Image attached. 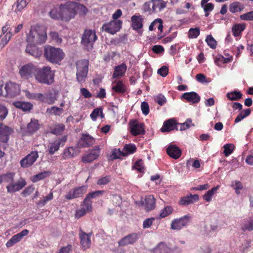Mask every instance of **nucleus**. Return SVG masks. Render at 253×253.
<instances>
[{
  "instance_id": "obj_5",
  "label": "nucleus",
  "mask_w": 253,
  "mask_h": 253,
  "mask_svg": "<svg viewBox=\"0 0 253 253\" xmlns=\"http://www.w3.org/2000/svg\"><path fill=\"white\" fill-rule=\"evenodd\" d=\"M76 78L79 83H84L88 72V62L86 60H80L76 63Z\"/></svg>"
},
{
  "instance_id": "obj_57",
  "label": "nucleus",
  "mask_w": 253,
  "mask_h": 253,
  "mask_svg": "<svg viewBox=\"0 0 253 253\" xmlns=\"http://www.w3.org/2000/svg\"><path fill=\"white\" fill-rule=\"evenodd\" d=\"M173 211V209L169 206L165 207L163 210H162L160 216L162 218H164L169 215H170Z\"/></svg>"
},
{
  "instance_id": "obj_50",
  "label": "nucleus",
  "mask_w": 253,
  "mask_h": 253,
  "mask_svg": "<svg viewBox=\"0 0 253 253\" xmlns=\"http://www.w3.org/2000/svg\"><path fill=\"white\" fill-rule=\"evenodd\" d=\"M2 182L10 183L13 181L14 173L9 172L0 175Z\"/></svg>"
},
{
  "instance_id": "obj_29",
  "label": "nucleus",
  "mask_w": 253,
  "mask_h": 253,
  "mask_svg": "<svg viewBox=\"0 0 253 253\" xmlns=\"http://www.w3.org/2000/svg\"><path fill=\"white\" fill-rule=\"evenodd\" d=\"M126 70V65L123 63L120 65L115 67L113 74V78L118 79L124 76Z\"/></svg>"
},
{
  "instance_id": "obj_28",
  "label": "nucleus",
  "mask_w": 253,
  "mask_h": 253,
  "mask_svg": "<svg viewBox=\"0 0 253 253\" xmlns=\"http://www.w3.org/2000/svg\"><path fill=\"white\" fill-rule=\"evenodd\" d=\"M167 152L170 157L174 159H178L181 155L180 150L177 146L174 145H170L168 147Z\"/></svg>"
},
{
  "instance_id": "obj_11",
  "label": "nucleus",
  "mask_w": 253,
  "mask_h": 253,
  "mask_svg": "<svg viewBox=\"0 0 253 253\" xmlns=\"http://www.w3.org/2000/svg\"><path fill=\"white\" fill-rule=\"evenodd\" d=\"M122 25V21L121 20H113L107 23L104 24L102 28L105 31L113 35L121 29Z\"/></svg>"
},
{
  "instance_id": "obj_38",
  "label": "nucleus",
  "mask_w": 253,
  "mask_h": 253,
  "mask_svg": "<svg viewBox=\"0 0 253 253\" xmlns=\"http://www.w3.org/2000/svg\"><path fill=\"white\" fill-rule=\"evenodd\" d=\"M136 151V147L133 144H126L122 150V156H125L134 153Z\"/></svg>"
},
{
  "instance_id": "obj_43",
  "label": "nucleus",
  "mask_w": 253,
  "mask_h": 253,
  "mask_svg": "<svg viewBox=\"0 0 253 253\" xmlns=\"http://www.w3.org/2000/svg\"><path fill=\"white\" fill-rule=\"evenodd\" d=\"M39 127L38 121L35 119H31V122L27 125V129L29 132L33 133L37 131Z\"/></svg>"
},
{
  "instance_id": "obj_12",
  "label": "nucleus",
  "mask_w": 253,
  "mask_h": 253,
  "mask_svg": "<svg viewBox=\"0 0 253 253\" xmlns=\"http://www.w3.org/2000/svg\"><path fill=\"white\" fill-rule=\"evenodd\" d=\"M39 158L37 151H32L26 155L20 162V166L23 168H29L32 166Z\"/></svg>"
},
{
  "instance_id": "obj_36",
  "label": "nucleus",
  "mask_w": 253,
  "mask_h": 253,
  "mask_svg": "<svg viewBox=\"0 0 253 253\" xmlns=\"http://www.w3.org/2000/svg\"><path fill=\"white\" fill-rule=\"evenodd\" d=\"M151 1L153 9L155 13L160 11L166 6L165 2L163 0H153Z\"/></svg>"
},
{
  "instance_id": "obj_37",
  "label": "nucleus",
  "mask_w": 253,
  "mask_h": 253,
  "mask_svg": "<svg viewBox=\"0 0 253 253\" xmlns=\"http://www.w3.org/2000/svg\"><path fill=\"white\" fill-rule=\"evenodd\" d=\"M156 28H158L160 32H163V21L161 19L158 18L154 20L149 27V31H153Z\"/></svg>"
},
{
  "instance_id": "obj_13",
  "label": "nucleus",
  "mask_w": 253,
  "mask_h": 253,
  "mask_svg": "<svg viewBox=\"0 0 253 253\" xmlns=\"http://www.w3.org/2000/svg\"><path fill=\"white\" fill-rule=\"evenodd\" d=\"M36 68L32 64H27L21 66L19 69V74L23 79H29L36 73Z\"/></svg>"
},
{
  "instance_id": "obj_3",
  "label": "nucleus",
  "mask_w": 253,
  "mask_h": 253,
  "mask_svg": "<svg viewBox=\"0 0 253 253\" xmlns=\"http://www.w3.org/2000/svg\"><path fill=\"white\" fill-rule=\"evenodd\" d=\"M35 79L40 83L50 84L54 81V72L49 66L36 70Z\"/></svg>"
},
{
  "instance_id": "obj_23",
  "label": "nucleus",
  "mask_w": 253,
  "mask_h": 253,
  "mask_svg": "<svg viewBox=\"0 0 253 253\" xmlns=\"http://www.w3.org/2000/svg\"><path fill=\"white\" fill-rule=\"evenodd\" d=\"M177 123L173 119H170L164 123L163 126L161 128L162 132H168L174 130L178 129Z\"/></svg>"
},
{
  "instance_id": "obj_33",
  "label": "nucleus",
  "mask_w": 253,
  "mask_h": 253,
  "mask_svg": "<svg viewBox=\"0 0 253 253\" xmlns=\"http://www.w3.org/2000/svg\"><path fill=\"white\" fill-rule=\"evenodd\" d=\"M79 153L78 149L73 147H69L65 149L63 154L64 159L70 158L77 155Z\"/></svg>"
},
{
  "instance_id": "obj_40",
  "label": "nucleus",
  "mask_w": 253,
  "mask_h": 253,
  "mask_svg": "<svg viewBox=\"0 0 253 253\" xmlns=\"http://www.w3.org/2000/svg\"><path fill=\"white\" fill-rule=\"evenodd\" d=\"M246 28L245 24H237L233 26L232 28V32L235 37H238L240 35V34Z\"/></svg>"
},
{
  "instance_id": "obj_42",
  "label": "nucleus",
  "mask_w": 253,
  "mask_h": 253,
  "mask_svg": "<svg viewBox=\"0 0 253 253\" xmlns=\"http://www.w3.org/2000/svg\"><path fill=\"white\" fill-rule=\"evenodd\" d=\"M90 117L92 121H95L97 119L104 118L103 110L101 108H98L94 109L91 113Z\"/></svg>"
},
{
  "instance_id": "obj_25",
  "label": "nucleus",
  "mask_w": 253,
  "mask_h": 253,
  "mask_svg": "<svg viewBox=\"0 0 253 253\" xmlns=\"http://www.w3.org/2000/svg\"><path fill=\"white\" fill-rule=\"evenodd\" d=\"M181 98L192 103H197L200 100V96L195 92H185L183 94Z\"/></svg>"
},
{
  "instance_id": "obj_41",
  "label": "nucleus",
  "mask_w": 253,
  "mask_h": 253,
  "mask_svg": "<svg viewBox=\"0 0 253 253\" xmlns=\"http://www.w3.org/2000/svg\"><path fill=\"white\" fill-rule=\"evenodd\" d=\"M50 174V172L48 171H44L43 172L39 173L31 177V180L33 182H36L39 180H42Z\"/></svg>"
},
{
  "instance_id": "obj_27",
  "label": "nucleus",
  "mask_w": 253,
  "mask_h": 253,
  "mask_svg": "<svg viewBox=\"0 0 253 253\" xmlns=\"http://www.w3.org/2000/svg\"><path fill=\"white\" fill-rule=\"evenodd\" d=\"M137 239V235L136 234H130L119 242V246H125L134 243Z\"/></svg>"
},
{
  "instance_id": "obj_52",
  "label": "nucleus",
  "mask_w": 253,
  "mask_h": 253,
  "mask_svg": "<svg viewBox=\"0 0 253 253\" xmlns=\"http://www.w3.org/2000/svg\"><path fill=\"white\" fill-rule=\"evenodd\" d=\"M224 154L225 156L227 157L231 154L235 148V146L233 144H227L224 145Z\"/></svg>"
},
{
  "instance_id": "obj_6",
  "label": "nucleus",
  "mask_w": 253,
  "mask_h": 253,
  "mask_svg": "<svg viewBox=\"0 0 253 253\" xmlns=\"http://www.w3.org/2000/svg\"><path fill=\"white\" fill-rule=\"evenodd\" d=\"M96 39L97 36L94 31L86 30L82 36V43L87 50H89L92 48Z\"/></svg>"
},
{
  "instance_id": "obj_31",
  "label": "nucleus",
  "mask_w": 253,
  "mask_h": 253,
  "mask_svg": "<svg viewBox=\"0 0 253 253\" xmlns=\"http://www.w3.org/2000/svg\"><path fill=\"white\" fill-rule=\"evenodd\" d=\"M13 105L23 111H30L33 107V105L31 103L27 102L16 101L13 102Z\"/></svg>"
},
{
  "instance_id": "obj_47",
  "label": "nucleus",
  "mask_w": 253,
  "mask_h": 253,
  "mask_svg": "<svg viewBox=\"0 0 253 253\" xmlns=\"http://www.w3.org/2000/svg\"><path fill=\"white\" fill-rule=\"evenodd\" d=\"M46 112L51 115L59 116L63 113V110L62 108L54 106L47 108Z\"/></svg>"
},
{
  "instance_id": "obj_9",
  "label": "nucleus",
  "mask_w": 253,
  "mask_h": 253,
  "mask_svg": "<svg viewBox=\"0 0 253 253\" xmlns=\"http://www.w3.org/2000/svg\"><path fill=\"white\" fill-rule=\"evenodd\" d=\"M191 218L189 215H185L179 218L174 219L171 222L170 228L172 230H180L188 224Z\"/></svg>"
},
{
  "instance_id": "obj_59",
  "label": "nucleus",
  "mask_w": 253,
  "mask_h": 253,
  "mask_svg": "<svg viewBox=\"0 0 253 253\" xmlns=\"http://www.w3.org/2000/svg\"><path fill=\"white\" fill-rule=\"evenodd\" d=\"M206 41L207 44L211 48L213 49L215 48L216 46V42L211 35H208L206 38Z\"/></svg>"
},
{
  "instance_id": "obj_63",
  "label": "nucleus",
  "mask_w": 253,
  "mask_h": 253,
  "mask_svg": "<svg viewBox=\"0 0 253 253\" xmlns=\"http://www.w3.org/2000/svg\"><path fill=\"white\" fill-rule=\"evenodd\" d=\"M8 110L3 105L0 104V120H3L7 116Z\"/></svg>"
},
{
  "instance_id": "obj_61",
  "label": "nucleus",
  "mask_w": 253,
  "mask_h": 253,
  "mask_svg": "<svg viewBox=\"0 0 253 253\" xmlns=\"http://www.w3.org/2000/svg\"><path fill=\"white\" fill-rule=\"evenodd\" d=\"M191 198L189 196L182 197L179 201L180 205L186 206L193 203V201L191 200Z\"/></svg>"
},
{
  "instance_id": "obj_4",
  "label": "nucleus",
  "mask_w": 253,
  "mask_h": 253,
  "mask_svg": "<svg viewBox=\"0 0 253 253\" xmlns=\"http://www.w3.org/2000/svg\"><path fill=\"white\" fill-rule=\"evenodd\" d=\"M64 53L60 48L46 46L44 49V56L46 59L52 63H58L64 57Z\"/></svg>"
},
{
  "instance_id": "obj_26",
  "label": "nucleus",
  "mask_w": 253,
  "mask_h": 253,
  "mask_svg": "<svg viewBox=\"0 0 253 253\" xmlns=\"http://www.w3.org/2000/svg\"><path fill=\"white\" fill-rule=\"evenodd\" d=\"M80 238L81 244L84 250H86L90 248L91 246L90 237L88 234L81 231L80 233Z\"/></svg>"
},
{
  "instance_id": "obj_21",
  "label": "nucleus",
  "mask_w": 253,
  "mask_h": 253,
  "mask_svg": "<svg viewBox=\"0 0 253 253\" xmlns=\"http://www.w3.org/2000/svg\"><path fill=\"white\" fill-rule=\"evenodd\" d=\"M100 148L96 147L93 149L90 153L85 155L82 158V161L84 163H90L96 159L99 155Z\"/></svg>"
},
{
  "instance_id": "obj_45",
  "label": "nucleus",
  "mask_w": 253,
  "mask_h": 253,
  "mask_svg": "<svg viewBox=\"0 0 253 253\" xmlns=\"http://www.w3.org/2000/svg\"><path fill=\"white\" fill-rule=\"evenodd\" d=\"M243 229L249 231L253 230V213L251 216L245 220L243 226Z\"/></svg>"
},
{
  "instance_id": "obj_44",
  "label": "nucleus",
  "mask_w": 253,
  "mask_h": 253,
  "mask_svg": "<svg viewBox=\"0 0 253 253\" xmlns=\"http://www.w3.org/2000/svg\"><path fill=\"white\" fill-rule=\"evenodd\" d=\"M231 186L235 190L237 195H240L241 193V191L244 188L243 184L238 180L232 181L231 182Z\"/></svg>"
},
{
  "instance_id": "obj_20",
  "label": "nucleus",
  "mask_w": 253,
  "mask_h": 253,
  "mask_svg": "<svg viewBox=\"0 0 253 253\" xmlns=\"http://www.w3.org/2000/svg\"><path fill=\"white\" fill-rule=\"evenodd\" d=\"M141 203L147 211L153 210L155 207V199L153 195H150L141 200Z\"/></svg>"
},
{
  "instance_id": "obj_58",
  "label": "nucleus",
  "mask_w": 253,
  "mask_h": 253,
  "mask_svg": "<svg viewBox=\"0 0 253 253\" xmlns=\"http://www.w3.org/2000/svg\"><path fill=\"white\" fill-rule=\"evenodd\" d=\"M65 129V126L63 124H58L55 126L54 128L52 129V133L56 134L59 135L62 133V132L64 131Z\"/></svg>"
},
{
  "instance_id": "obj_24",
  "label": "nucleus",
  "mask_w": 253,
  "mask_h": 253,
  "mask_svg": "<svg viewBox=\"0 0 253 253\" xmlns=\"http://www.w3.org/2000/svg\"><path fill=\"white\" fill-rule=\"evenodd\" d=\"M34 43H28L26 48V52L36 58L40 57L42 55V51L36 46Z\"/></svg>"
},
{
  "instance_id": "obj_10",
  "label": "nucleus",
  "mask_w": 253,
  "mask_h": 253,
  "mask_svg": "<svg viewBox=\"0 0 253 253\" xmlns=\"http://www.w3.org/2000/svg\"><path fill=\"white\" fill-rule=\"evenodd\" d=\"M92 210V202L91 200H87L85 198L83 203L81 205L80 209L76 211L75 217L76 218H80L87 213L91 212Z\"/></svg>"
},
{
  "instance_id": "obj_15",
  "label": "nucleus",
  "mask_w": 253,
  "mask_h": 253,
  "mask_svg": "<svg viewBox=\"0 0 253 253\" xmlns=\"http://www.w3.org/2000/svg\"><path fill=\"white\" fill-rule=\"evenodd\" d=\"M29 233L27 229H24L20 233L13 236L6 243V247L10 248L22 240L24 237L27 236Z\"/></svg>"
},
{
  "instance_id": "obj_62",
  "label": "nucleus",
  "mask_w": 253,
  "mask_h": 253,
  "mask_svg": "<svg viewBox=\"0 0 253 253\" xmlns=\"http://www.w3.org/2000/svg\"><path fill=\"white\" fill-rule=\"evenodd\" d=\"M30 1V0H21L19 2L17 3V8L15 9V10L19 11L21 10L27 6Z\"/></svg>"
},
{
  "instance_id": "obj_64",
  "label": "nucleus",
  "mask_w": 253,
  "mask_h": 253,
  "mask_svg": "<svg viewBox=\"0 0 253 253\" xmlns=\"http://www.w3.org/2000/svg\"><path fill=\"white\" fill-rule=\"evenodd\" d=\"M240 18L243 20L253 21V11L241 15Z\"/></svg>"
},
{
  "instance_id": "obj_1",
  "label": "nucleus",
  "mask_w": 253,
  "mask_h": 253,
  "mask_svg": "<svg viewBox=\"0 0 253 253\" xmlns=\"http://www.w3.org/2000/svg\"><path fill=\"white\" fill-rule=\"evenodd\" d=\"M50 17L54 19L68 22L76 16L73 1H68L53 8L49 12Z\"/></svg>"
},
{
  "instance_id": "obj_18",
  "label": "nucleus",
  "mask_w": 253,
  "mask_h": 253,
  "mask_svg": "<svg viewBox=\"0 0 253 253\" xmlns=\"http://www.w3.org/2000/svg\"><path fill=\"white\" fill-rule=\"evenodd\" d=\"M129 127L131 133L134 135L141 134L144 131L143 124L136 120H132L129 122Z\"/></svg>"
},
{
  "instance_id": "obj_39",
  "label": "nucleus",
  "mask_w": 253,
  "mask_h": 253,
  "mask_svg": "<svg viewBox=\"0 0 253 253\" xmlns=\"http://www.w3.org/2000/svg\"><path fill=\"white\" fill-rule=\"evenodd\" d=\"M60 145V140H55L50 142L48 145V152L50 154H53L55 152L58 150Z\"/></svg>"
},
{
  "instance_id": "obj_2",
  "label": "nucleus",
  "mask_w": 253,
  "mask_h": 253,
  "mask_svg": "<svg viewBox=\"0 0 253 253\" xmlns=\"http://www.w3.org/2000/svg\"><path fill=\"white\" fill-rule=\"evenodd\" d=\"M47 39L46 29L44 26H34L31 28L27 36L28 43L42 44L45 42Z\"/></svg>"
},
{
  "instance_id": "obj_35",
  "label": "nucleus",
  "mask_w": 253,
  "mask_h": 253,
  "mask_svg": "<svg viewBox=\"0 0 253 253\" xmlns=\"http://www.w3.org/2000/svg\"><path fill=\"white\" fill-rule=\"evenodd\" d=\"M245 8L244 4L238 1H235L229 5V11L233 13L242 11Z\"/></svg>"
},
{
  "instance_id": "obj_54",
  "label": "nucleus",
  "mask_w": 253,
  "mask_h": 253,
  "mask_svg": "<svg viewBox=\"0 0 253 253\" xmlns=\"http://www.w3.org/2000/svg\"><path fill=\"white\" fill-rule=\"evenodd\" d=\"M132 168L140 172H143L145 170L143 163L141 160L136 161L133 166Z\"/></svg>"
},
{
  "instance_id": "obj_34",
  "label": "nucleus",
  "mask_w": 253,
  "mask_h": 253,
  "mask_svg": "<svg viewBox=\"0 0 253 253\" xmlns=\"http://www.w3.org/2000/svg\"><path fill=\"white\" fill-rule=\"evenodd\" d=\"M219 188V186L217 185L213 187L211 190L206 192L203 196V198L207 202H210L212 200L213 196L216 193L217 191Z\"/></svg>"
},
{
  "instance_id": "obj_48",
  "label": "nucleus",
  "mask_w": 253,
  "mask_h": 253,
  "mask_svg": "<svg viewBox=\"0 0 253 253\" xmlns=\"http://www.w3.org/2000/svg\"><path fill=\"white\" fill-rule=\"evenodd\" d=\"M242 94L240 91H233L227 93V98L232 101L238 100L242 98Z\"/></svg>"
},
{
  "instance_id": "obj_51",
  "label": "nucleus",
  "mask_w": 253,
  "mask_h": 253,
  "mask_svg": "<svg viewBox=\"0 0 253 253\" xmlns=\"http://www.w3.org/2000/svg\"><path fill=\"white\" fill-rule=\"evenodd\" d=\"M250 114L251 110L250 109L245 110L244 111L241 112L240 114L237 117L235 120V122L237 123L241 122L246 117L248 116Z\"/></svg>"
},
{
  "instance_id": "obj_14",
  "label": "nucleus",
  "mask_w": 253,
  "mask_h": 253,
  "mask_svg": "<svg viewBox=\"0 0 253 253\" xmlns=\"http://www.w3.org/2000/svg\"><path fill=\"white\" fill-rule=\"evenodd\" d=\"M87 190V187L83 186L75 188L70 191L65 195V198L67 200H72L81 197Z\"/></svg>"
},
{
  "instance_id": "obj_55",
  "label": "nucleus",
  "mask_w": 253,
  "mask_h": 253,
  "mask_svg": "<svg viewBox=\"0 0 253 253\" xmlns=\"http://www.w3.org/2000/svg\"><path fill=\"white\" fill-rule=\"evenodd\" d=\"M121 156H122V151H121L120 149H115L111 152L109 159L111 160L119 159Z\"/></svg>"
},
{
  "instance_id": "obj_49",
  "label": "nucleus",
  "mask_w": 253,
  "mask_h": 253,
  "mask_svg": "<svg viewBox=\"0 0 253 253\" xmlns=\"http://www.w3.org/2000/svg\"><path fill=\"white\" fill-rule=\"evenodd\" d=\"M105 191L104 190H97L89 193L85 198L87 200H90L92 198L100 197L103 195Z\"/></svg>"
},
{
  "instance_id": "obj_30",
  "label": "nucleus",
  "mask_w": 253,
  "mask_h": 253,
  "mask_svg": "<svg viewBox=\"0 0 253 253\" xmlns=\"http://www.w3.org/2000/svg\"><path fill=\"white\" fill-rule=\"evenodd\" d=\"M73 9L76 11V15L78 13L81 16H84L88 12V9L84 5L76 2H73Z\"/></svg>"
},
{
  "instance_id": "obj_17",
  "label": "nucleus",
  "mask_w": 253,
  "mask_h": 253,
  "mask_svg": "<svg viewBox=\"0 0 253 253\" xmlns=\"http://www.w3.org/2000/svg\"><path fill=\"white\" fill-rule=\"evenodd\" d=\"M143 18L140 15H134L131 17L132 28L139 33H142Z\"/></svg>"
},
{
  "instance_id": "obj_19",
  "label": "nucleus",
  "mask_w": 253,
  "mask_h": 253,
  "mask_svg": "<svg viewBox=\"0 0 253 253\" xmlns=\"http://www.w3.org/2000/svg\"><path fill=\"white\" fill-rule=\"evenodd\" d=\"M13 132L12 128L0 123V139L3 142L7 141L8 136Z\"/></svg>"
},
{
  "instance_id": "obj_16",
  "label": "nucleus",
  "mask_w": 253,
  "mask_h": 253,
  "mask_svg": "<svg viewBox=\"0 0 253 253\" xmlns=\"http://www.w3.org/2000/svg\"><path fill=\"white\" fill-rule=\"evenodd\" d=\"M26 184L24 179L21 178L16 183L11 182L6 186L7 191L8 193H11L18 191L22 189Z\"/></svg>"
},
{
  "instance_id": "obj_22",
  "label": "nucleus",
  "mask_w": 253,
  "mask_h": 253,
  "mask_svg": "<svg viewBox=\"0 0 253 253\" xmlns=\"http://www.w3.org/2000/svg\"><path fill=\"white\" fill-rule=\"evenodd\" d=\"M112 89L115 92L124 93L126 91V86L123 81L116 80L112 83Z\"/></svg>"
},
{
  "instance_id": "obj_8",
  "label": "nucleus",
  "mask_w": 253,
  "mask_h": 253,
  "mask_svg": "<svg viewBox=\"0 0 253 253\" xmlns=\"http://www.w3.org/2000/svg\"><path fill=\"white\" fill-rule=\"evenodd\" d=\"M181 249L174 247L170 248L164 243H159L153 250V253H181Z\"/></svg>"
},
{
  "instance_id": "obj_7",
  "label": "nucleus",
  "mask_w": 253,
  "mask_h": 253,
  "mask_svg": "<svg viewBox=\"0 0 253 253\" xmlns=\"http://www.w3.org/2000/svg\"><path fill=\"white\" fill-rule=\"evenodd\" d=\"M5 92L2 91V87H0V96L14 97L19 94L20 89L18 84L8 82L4 86Z\"/></svg>"
},
{
  "instance_id": "obj_56",
  "label": "nucleus",
  "mask_w": 253,
  "mask_h": 253,
  "mask_svg": "<svg viewBox=\"0 0 253 253\" xmlns=\"http://www.w3.org/2000/svg\"><path fill=\"white\" fill-rule=\"evenodd\" d=\"M200 34L199 28H191L188 32V37L191 39L196 38Z\"/></svg>"
},
{
  "instance_id": "obj_60",
  "label": "nucleus",
  "mask_w": 253,
  "mask_h": 253,
  "mask_svg": "<svg viewBox=\"0 0 253 253\" xmlns=\"http://www.w3.org/2000/svg\"><path fill=\"white\" fill-rule=\"evenodd\" d=\"M152 1L146 2L143 5V9L145 12H147L149 14L155 13L153 9Z\"/></svg>"
},
{
  "instance_id": "obj_32",
  "label": "nucleus",
  "mask_w": 253,
  "mask_h": 253,
  "mask_svg": "<svg viewBox=\"0 0 253 253\" xmlns=\"http://www.w3.org/2000/svg\"><path fill=\"white\" fill-rule=\"evenodd\" d=\"M210 0H202L201 6L203 8L205 13V16L208 17L209 13L212 11L214 8V5L212 3H208Z\"/></svg>"
},
{
  "instance_id": "obj_46",
  "label": "nucleus",
  "mask_w": 253,
  "mask_h": 253,
  "mask_svg": "<svg viewBox=\"0 0 253 253\" xmlns=\"http://www.w3.org/2000/svg\"><path fill=\"white\" fill-rule=\"evenodd\" d=\"M12 35V34L10 31L6 34L1 35L0 46L1 47H4L8 43Z\"/></svg>"
},
{
  "instance_id": "obj_53",
  "label": "nucleus",
  "mask_w": 253,
  "mask_h": 253,
  "mask_svg": "<svg viewBox=\"0 0 253 253\" xmlns=\"http://www.w3.org/2000/svg\"><path fill=\"white\" fill-rule=\"evenodd\" d=\"M53 198V193L52 192H50L48 194V195L44 197L43 199L39 201L37 204L40 207L44 206L47 203V202L52 200Z\"/></svg>"
}]
</instances>
